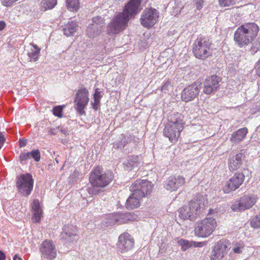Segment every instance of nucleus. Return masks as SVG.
<instances>
[{
	"mask_svg": "<svg viewBox=\"0 0 260 260\" xmlns=\"http://www.w3.org/2000/svg\"><path fill=\"white\" fill-rule=\"evenodd\" d=\"M140 159L138 155L129 156L127 158V164L126 167L129 169L135 167H138L140 164Z\"/></svg>",
	"mask_w": 260,
	"mask_h": 260,
	"instance_id": "obj_28",
	"label": "nucleus"
},
{
	"mask_svg": "<svg viewBox=\"0 0 260 260\" xmlns=\"http://www.w3.org/2000/svg\"><path fill=\"white\" fill-rule=\"evenodd\" d=\"M30 158H32L36 161L38 162L41 158V153L39 149L32 150L29 152Z\"/></svg>",
	"mask_w": 260,
	"mask_h": 260,
	"instance_id": "obj_39",
	"label": "nucleus"
},
{
	"mask_svg": "<svg viewBox=\"0 0 260 260\" xmlns=\"http://www.w3.org/2000/svg\"><path fill=\"white\" fill-rule=\"evenodd\" d=\"M211 42L206 37H198L192 46V52L197 58L205 60L212 54Z\"/></svg>",
	"mask_w": 260,
	"mask_h": 260,
	"instance_id": "obj_6",
	"label": "nucleus"
},
{
	"mask_svg": "<svg viewBox=\"0 0 260 260\" xmlns=\"http://www.w3.org/2000/svg\"><path fill=\"white\" fill-rule=\"evenodd\" d=\"M92 23L91 25H96V27L102 29V27L105 25L104 19L101 17H95L92 19Z\"/></svg>",
	"mask_w": 260,
	"mask_h": 260,
	"instance_id": "obj_36",
	"label": "nucleus"
},
{
	"mask_svg": "<svg viewBox=\"0 0 260 260\" xmlns=\"http://www.w3.org/2000/svg\"><path fill=\"white\" fill-rule=\"evenodd\" d=\"M230 244L225 240H220L216 242L210 255L211 260H221L228 253Z\"/></svg>",
	"mask_w": 260,
	"mask_h": 260,
	"instance_id": "obj_13",
	"label": "nucleus"
},
{
	"mask_svg": "<svg viewBox=\"0 0 260 260\" xmlns=\"http://www.w3.org/2000/svg\"><path fill=\"white\" fill-rule=\"evenodd\" d=\"M41 257L48 260H53L56 257L57 249L53 241L45 240L39 248Z\"/></svg>",
	"mask_w": 260,
	"mask_h": 260,
	"instance_id": "obj_14",
	"label": "nucleus"
},
{
	"mask_svg": "<svg viewBox=\"0 0 260 260\" xmlns=\"http://www.w3.org/2000/svg\"><path fill=\"white\" fill-rule=\"evenodd\" d=\"M142 0H130L125 5L123 12L114 17L107 26V33L109 35L117 34L127 26L128 21L138 14L142 10Z\"/></svg>",
	"mask_w": 260,
	"mask_h": 260,
	"instance_id": "obj_1",
	"label": "nucleus"
},
{
	"mask_svg": "<svg viewBox=\"0 0 260 260\" xmlns=\"http://www.w3.org/2000/svg\"><path fill=\"white\" fill-rule=\"evenodd\" d=\"M260 260V259H259Z\"/></svg>",
	"mask_w": 260,
	"mask_h": 260,
	"instance_id": "obj_56",
	"label": "nucleus"
},
{
	"mask_svg": "<svg viewBox=\"0 0 260 260\" xmlns=\"http://www.w3.org/2000/svg\"><path fill=\"white\" fill-rule=\"evenodd\" d=\"M78 25L77 23L74 21H71L68 23V24L66 25L63 28V34L67 37L72 36L74 32L76 31Z\"/></svg>",
	"mask_w": 260,
	"mask_h": 260,
	"instance_id": "obj_26",
	"label": "nucleus"
},
{
	"mask_svg": "<svg viewBox=\"0 0 260 260\" xmlns=\"http://www.w3.org/2000/svg\"><path fill=\"white\" fill-rule=\"evenodd\" d=\"M19 158L21 163H23V161L30 159L29 152L27 153L21 152L19 155Z\"/></svg>",
	"mask_w": 260,
	"mask_h": 260,
	"instance_id": "obj_44",
	"label": "nucleus"
},
{
	"mask_svg": "<svg viewBox=\"0 0 260 260\" xmlns=\"http://www.w3.org/2000/svg\"><path fill=\"white\" fill-rule=\"evenodd\" d=\"M117 246L118 249L121 252H125L134 247V240L131 235L127 233H124L119 236Z\"/></svg>",
	"mask_w": 260,
	"mask_h": 260,
	"instance_id": "obj_16",
	"label": "nucleus"
},
{
	"mask_svg": "<svg viewBox=\"0 0 260 260\" xmlns=\"http://www.w3.org/2000/svg\"><path fill=\"white\" fill-rule=\"evenodd\" d=\"M199 91V86L197 84H192L182 90L181 99L185 102L192 101L198 95Z\"/></svg>",
	"mask_w": 260,
	"mask_h": 260,
	"instance_id": "obj_20",
	"label": "nucleus"
},
{
	"mask_svg": "<svg viewBox=\"0 0 260 260\" xmlns=\"http://www.w3.org/2000/svg\"><path fill=\"white\" fill-rule=\"evenodd\" d=\"M6 139L4 134L0 132V149L3 146V145L5 142Z\"/></svg>",
	"mask_w": 260,
	"mask_h": 260,
	"instance_id": "obj_48",
	"label": "nucleus"
},
{
	"mask_svg": "<svg viewBox=\"0 0 260 260\" xmlns=\"http://www.w3.org/2000/svg\"><path fill=\"white\" fill-rule=\"evenodd\" d=\"M251 225L255 228H260V214L256 215L251 221Z\"/></svg>",
	"mask_w": 260,
	"mask_h": 260,
	"instance_id": "obj_42",
	"label": "nucleus"
},
{
	"mask_svg": "<svg viewBox=\"0 0 260 260\" xmlns=\"http://www.w3.org/2000/svg\"><path fill=\"white\" fill-rule=\"evenodd\" d=\"M19 146L20 147H24L27 143V140L26 139H20L19 141Z\"/></svg>",
	"mask_w": 260,
	"mask_h": 260,
	"instance_id": "obj_49",
	"label": "nucleus"
},
{
	"mask_svg": "<svg viewBox=\"0 0 260 260\" xmlns=\"http://www.w3.org/2000/svg\"><path fill=\"white\" fill-rule=\"evenodd\" d=\"M34 50L28 53V55L31 61H36L38 60L40 54V49L36 45H32Z\"/></svg>",
	"mask_w": 260,
	"mask_h": 260,
	"instance_id": "obj_32",
	"label": "nucleus"
},
{
	"mask_svg": "<svg viewBox=\"0 0 260 260\" xmlns=\"http://www.w3.org/2000/svg\"><path fill=\"white\" fill-rule=\"evenodd\" d=\"M220 81V78L216 75L208 77L204 82V93L206 94L214 93L219 88Z\"/></svg>",
	"mask_w": 260,
	"mask_h": 260,
	"instance_id": "obj_17",
	"label": "nucleus"
},
{
	"mask_svg": "<svg viewBox=\"0 0 260 260\" xmlns=\"http://www.w3.org/2000/svg\"><path fill=\"white\" fill-rule=\"evenodd\" d=\"M255 68H260V59L256 63V66H255Z\"/></svg>",
	"mask_w": 260,
	"mask_h": 260,
	"instance_id": "obj_55",
	"label": "nucleus"
},
{
	"mask_svg": "<svg viewBox=\"0 0 260 260\" xmlns=\"http://www.w3.org/2000/svg\"><path fill=\"white\" fill-rule=\"evenodd\" d=\"M185 178L180 175L172 176L168 178L164 184L165 188L170 191H176L185 183Z\"/></svg>",
	"mask_w": 260,
	"mask_h": 260,
	"instance_id": "obj_19",
	"label": "nucleus"
},
{
	"mask_svg": "<svg viewBox=\"0 0 260 260\" xmlns=\"http://www.w3.org/2000/svg\"><path fill=\"white\" fill-rule=\"evenodd\" d=\"M102 29L96 27V25H89L86 30L87 35L89 38H92L101 34Z\"/></svg>",
	"mask_w": 260,
	"mask_h": 260,
	"instance_id": "obj_29",
	"label": "nucleus"
},
{
	"mask_svg": "<svg viewBox=\"0 0 260 260\" xmlns=\"http://www.w3.org/2000/svg\"><path fill=\"white\" fill-rule=\"evenodd\" d=\"M258 50H260V36L253 42L251 47V53L254 54Z\"/></svg>",
	"mask_w": 260,
	"mask_h": 260,
	"instance_id": "obj_37",
	"label": "nucleus"
},
{
	"mask_svg": "<svg viewBox=\"0 0 260 260\" xmlns=\"http://www.w3.org/2000/svg\"><path fill=\"white\" fill-rule=\"evenodd\" d=\"M113 179L112 172L104 171L101 167H95L89 173V182L91 187H88V193L91 195L99 194L101 189L108 186Z\"/></svg>",
	"mask_w": 260,
	"mask_h": 260,
	"instance_id": "obj_2",
	"label": "nucleus"
},
{
	"mask_svg": "<svg viewBox=\"0 0 260 260\" xmlns=\"http://www.w3.org/2000/svg\"><path fill=\"white\" fill-rule=\"evenodd\" d=\"M203 200V196L198 194L187 205L179 209V216L184 219L193 220L196 219L200 214Z\"/></svg>",
	"mask_w": 260,
	"mask_h": 260,
	"instance_id": "obj_5",
	"label": "nucleus"
},
{
	"mask_svg": "<svg viewBox=\"0 0 260 260\" xmlns=\"http://www.w3.org/2000/svg\"><path fill=\"white\" fill-rule=\"evenodd\" d=\"M259 31L258 25L248 22L240 25L235 31L234 40L240 48L248 45L257 36Z\"/></svg>",
	"mask_w": 260,
	"mask_h": 260,
	"instance_id": "obj_3",
	"label": "nucleus"
},
{
	"mask_svg": "<svg viewBox=\"0 0 260 260\" xmlns=\"http://www.w3.org/2000/svg\"><path fill=\"white\" fill-rule=\"evenodd\" d=\"M33 216L32 218L34 223L40 222L43 214V211L41 207L39 201L38 199H35L31 205Z\"/></svg>",
	"mask_w": 260,
	"mask_h": 260,
	"instance_id": "obj_22",
	"label": "nucleus"
},
{
	"mask_svg": "<svg viewBox=\"0 0 260 260\" xmlns=\"http://www.w3.org/2000/svg\"><path fill=\"white\" fill-rule=\"evenodd\" d=\"M64 106H57L54 107L52 109L53 114L59 118L62 116V110Z\"/></svg>",
	"mask_w": 260,
	"mask_h": 260,
	"instance_id": "obj_40",
	"label": "nucleus"
},
{
	"mask_svg": "<svg viewBox=\"0 0 260 260\" xmlns=\"http://www.w3.org/2000/svg\"><path fill=\"white\" fill-rule=\"evenodd\" d=\"M106 219V223L107 226L117 224V213L108 215Z\"/></svg>",
	"mask_w": 260,
	"mask_h": 260,
	"instance_id": "obj_38",
	"label": "nucleus"
},
{
	"mask_svg": "<svg viewBox=\"0 0 260 260\" xmlns=\"http://www.w3.org/2000/svg\"><path fill=\"white\" fill-rule=\"evenodd\" d=\"M153 187V184L150 181L145 180H137L129 187L131 191L135 192L140 198H143L149 194Z\"/></svg>",
	"mask_w": 260,
	"mask_h": 260,
	"instance_id": "obj_11",
	"label": "nucleus"
},
{
	"mask_svg": "<svg viewBox=\"0 0 260 260\" xmlns=\"http://www.w3.org/2000/svg\"><path fill=\"white\" fill-rule=\"evenodd\" d=\"M255 70L257 75L260 77V68H255Z\"/></svg>",
	"mask_w": 260,
	"mask_h": 260,
	"instance_id": "obj_54",
	"label": "nucleus"
},
{
	"mask_svg": "<svg viewBox=\"0 0 260 260\" xmlns=\"http://www.w3.org/2000/svg\"><path fill=\"white\" fill-rule=\"evenodd\" d=\"M6 257V256L5 253L0 250V260H5Z\"/></svg>",
	"mask_w": 260,
	"mask_h": 260,
	"instance_id": "obj_51",
	"label": "nucleus"
},
{
	"mask_svg": "<svg viewBox=\"0 0 260 260\" xmlns=\"http://www.w3.org/2000/svg\"><path fill=\"white\" fill-rule=\"evenodd\" d=\"M89 92L85 87H81L77 91L74 103V108L80 115H85V111L89 103Z\"/></svg>",
	"mask_w": 260,
	"mask_h": 260,
	"instance_id": "obj_9",
	"label": "nucleus"
},
{
	"mask_svg": "<svg viewBox=\"0 0 260 260\" xmlns=\"http://www.w3.org/2000/svg\"><path fill=\"white\" fill-rule=\"evenodd\" d=\"M247 133L248 129L246 127L240 128L232 134L230 141L234 144H238L245 138Z\"/></svg>",
	"mask_w": 260,
	"mask_h": 260,
	"instance_id": "obj_24",
	"label": "nucleus"
},
{
	"mask_svg": "<svg viewBox=\"0 0 260 260\" xmlns=\"http://www.w3.org/2000/svg\"><path fill=\"white\" fill-rule=\"evenodd\" d=\"M13 260H22L17 254H15L13 257Z\"/></svg>",
	"mask_w": 260,
	"mask_h": 260,
	"instance_id": "obj_53",
	"label": "nucleus"
},
{
	"mask_svg": "<svg viewBox=\"0 0 260 260\" xmlns=\"http://www.w3.org/2000/svg\"><path fill=\"white\" fill-rule=\"evenodd\" d=\"M132 140V136L131 135H129L128 136H123L121 141L118 143H114L113 147L115 148H123Z\"/></svg>",
	"mask_w": 260,
	"mask_h": 260,
	"instance_id": "obj_30",
	"label": "nucleus"
},
{
	"mask_svg": "<svg viewBox=\"0 0 260 260\" xmlns=\"http://www.w3.org/2000/svg\"><path fill=\"white\" fill-rule=\"evenodd\" d=\"M171 87V80L167 79L164 80L160 87V91L162 92L167 93L169 91Z\"/></svg>",
	"mask_w": 260,
	"mask_h": 260,
	"instance_id": "obj_41",
	"label": "nucleus"
},
{
	"mask_svg": "<svg viewBox=\"0 0 260 260\" xmlns=\"http://www.w3.org/2000/svg\"><path fill=\"white\" fill-rule=\"evenodd\" d=\"M245 155L243 153L240 152L229 159L228 165L231 171L238 170L241 166Z\"/></svg>",
	"mask_w": 260,
	"mask_h": 260,
	"instance_id": "obj_21",
	"label": "nucleus"
},
{
	"mask_svg": "<svg viewBox=\"0 0 260 260\" xmlns=\"http://www.w3.org/2000/svg\"><path fill=\"white\" fill-rule=\"evenodd\" d=\"M159 18V12L155 9H145L141 15L140 21L145 27L150 28L154 25Z\"/></svg>",
	"mask_w": 260,
	"mask_h": 260,
	"instance_id": "obj_12",
	"label": "nucleus"
},
{
	"mask_svg": "<svg viewBox=\"0 0 260 260\" xmlns=\"http://www.w3.org/2000/svg\"><path fill=\"white\" fill-rule=\"evenodd\" d=\"M177 243L179 246H181L182 251H185L189 248L192 246V241L189 242L187 240L181 239H178Z\"/></svg>",
	"mask_w": 260,
	"mask_h": 260,
	"instance_id": "obj_33",
	"label": "nucleus"
},
{
	"mask_svg": "<svg viewBox=\"0 0 260 260\" xmlns=\"http://www.w3.org/2000/svg\"><path fill=\"white\" fill-rule=\"evenodd\" d=\"M48 133L50 135H54L56 134V129L55 128H48Z\"/></svg>",
	"mask_w": 260,
	"mask_h": 260,
	"instance_id": "obj_50",
	"label": "nucleus"
},
{
	"mask_svg": "<svg viewBox=\"0 0 260 260\" xmlns=\"http://www.w3.org/2000/svg\"><path fill=\"white\" fill-rule=\"evenodd\" d=\"M62 235L69 243L76 242L79 239V230L77 226L72 224L65 225L63 228Z\"/></svg>",
	"mask_w": 260,
	"mask_h": 260,
	"instance_id": "obj_18",
	"label": "nucleus"
},
{
	"mask_svg": "<svg viewBox=\"0 0 260 260\" xmlns=\"http://www.w3.org/2000/svg\"><path fill=\"white\" fill-rule=\"evenodd\" d=\"M217 226L215 219L212 217H206L198 221L194 228L195 235L206 238L212 234Z\"/></svg>",
	"mask_w": 260,
	"mask_h": 260,
	"instance_id": "obj_7",
	"label": "nucleus"
},
{
	"mask_svg": "<svg viewBox=\"0 0 260 260\" xmlns=\"http://www.w3.org/2000/svg\"><path fill=\"white\" fill-rule=\"evenodd\" d=\"M258 199L257 195L254 193L244 194L239 201L233 204L231 209L234 211H242L253 207Z\"/></svg>",
	"mask_w": 260,
	"mask_h": 260,
	"instance_id": "obj_10",
	"label": "nucleus"
},
{
	"mask_svg": "<svg viewBox=\"0 0 260 260\" xmlns=\"http://www.w3.org/2000/svg\"><path fill=\"white\" fill-rule=\"evenodd\" d=\"M102 98L101 92L98 90V89H96L93 94V103L92 104V108L96 111L100 104V99Z\"/></svg>",
	"mask_w": 260,
	"mask_h": 260,
	"instance_id": "obj_31",
	"label": "nucleus"
},
{
	"mask_svg": "<svg viewBox=\"0 0 260 260\" xmlns=\"http://www.w3.org/2000/svg\"><path fill=\"white\" fill-rule=\"evenodd\" d=\"M5 27H6L5 22L3 21H0V30L4 29Z\"/></svg>",
	"mask_w": 260,
	"mask_h": 260,
	"instance_id": "obj_52",
	"label": "nucleus"
},
{
	"mask_svg": "<svg viewBox=\"0 0 260 260\" xmlns=\"http://www.w3.org/2000/svg\"><path fill=\"white\" fill-rule=\"evenodd\" d=\"M194 5L198 10H201L203 7L204 5V1L203 0H194Z\"/></svg>",
	"mask_w": 260,
	"mask_h": 260,
	"instance_id": "obj_45",
	"label": "nucleus"
},
{
	"mask_svg": "<svg viewBox=\"0 0 260 260\" xmlns=\"http://www.w3.org/2000/svg\"><path fill=\"white\" fill-rule=\"evenodd\" d=\"M18 0H2V5L6 7H10Z\"/></svg>",
	"mask_w": 260,
	"mask_h": 260,
	"instance_id": "obj_46",
	"label": "nucleus"
},
{
	"mask_svg": "<svg viewBox=\"0 0 260 260\" xmlns=\"http://www.w3.org/2000/svg\"><path fill=\"white\" fill-rule=\"evenodd\" d=\"M16 185L18 192L23 196H28L31 193L34 187L32 175L29 173L19 175L16 178Z\"/></svg>",
	"mask_w": 260,
	"mask_h": 260,
	"instance_id": "obj_8",
	"label": "nucleus"
},
{
	"mask_svg": "<svg viewBox=\"0 0 260 260\" xmlns=\"http://www.w3.org/2000/svg\"><path fill=\"white\" fill-rule=\"evenodd\" d=\"M66 3L70 11H77L80 7L79 0H66Z\"/></svg>",
	"mask_w": 260,
	"mask_h": 260,
	"instance_id": "obj_34",
	"label": "nucleus"
},
{
	"mask_svg": "<svg viewBox=\"0 0 260 260\" xmlns=\"http://www.w3.org/2000/svg\"><path fill=\"white\" fill-rule=\"evenodd\" d=\"M192 243L193 244L192 246L198 247H202L206 244V243L205 242H196L192 241Z\"/></svg>",
	"mask_w": 260,
	"mask_h": 260,
	"instance_id": "obj_47",
	"label": "nucleus"
},
{
	"mask_svg": "<svg viewBox=\"0 0 260 260\" xmlns=\"http://www.w3.org/2000/svg\"><path fill=\"white\" fill-rule=\"evenodd\" d=\"M142 198L140 197L139 195L134 192L127 199L125 205V208L131 210L139 207Z\"/></svg>",
	"mask_w": 260,
	"mask_h": 260,
	"instance_id": "obj_23",
	"label": "nucleus"
},
{
	"mask_svg": "<svg viewBox=\"0 0 260 260\" xmlns=\"http://www.w3.org/2000/svg\"><path fill=\"white\" fill-rule=\"evenodd\" d=\"M233 251L236 254L241 253L245 247V244L242 241L233 243Z\"/></svg>",
	"mask_w": 260,
	"mask_h": 260,
	"instance_id": "obj_35",
	"label": "nucleus"
},
{
	"mask_svg": "<svg viewBox=\"0 0 260 260\" xmlns=\"http://www.w3.org/2000/svg\"><path fill=\"white\" fill-rule=\"evenodd\" d=\"M245 175L242 173L237 172L234 174L225 183L223 187L225 193H229L237 189L243 184Z\"/></svg>",
	"mask_w": 260,
	"mask_h": 260,
	"instance_id": "obj_15",
	"label": "nucleus"
},
{
	"mask_svg": "<svg viewBox=\"0 0 260 260\" xmlns=\"http://www.w3.org/2000/svg\"><path fill=\"white\" fill-rule=\"evenodd\" d=\"M184 123L182 114L178 112L171 114L164 130V136L168 138L172 143H175L183 129Z\"/></svg>",
	"mask_w": 260,
	"mask_h": 260,
	"instance_id": "obj_4",
	"label": "nucleus"
},
{
	"mask_svg": "<svg viewBox=\"0 0 260 260\" xmlns=\"http://www.w3.org/2000/svg\"><path fill=\"white\" fill-rule=\"evenodd\" d=\"M57 5V0H42L40 4L41 10L45 11L52 9Z\"/></svg>",
	"mask_w": 260,
	"mask_h": 260,
	"instance_id": "obj_27",
	"label": "nucleus"
},
{
	"mask_svg": "<svg viewBox=\"0 0 260 260\" xmlns=\"http://www.w3.org/2000/svg\"><path fill=\"white\" fill-rule=\"evenodd\" d=\"M219 3L223 7L233 6L235 4L234 0H219Z\"/></svg>",
	"mask_w": 260,
	"mask_h": 260,
	"instance_id": "obj_43",
	"label": "nucleus"
},
{
	"mask_svg": "<svg viewBox=\"0 0 260 260\" xmlns=\"http://www.w3.org/2000/svg\"><path fill=\"white\" fill-rule=\"evenodd\" d=\"M136 215L131 213H117V224H121L136 219Z\"/></svg>",
	"mask_w": 260,
	"mask_h": 260,
	"instance_id": "obj_25",
	"label": "nucleus"
}]
</instances>
